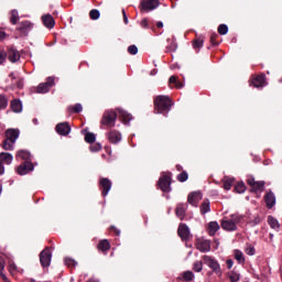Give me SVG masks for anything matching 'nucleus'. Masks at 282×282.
Here are the masks:
<instances>
[{
    "mask_svg": "<svg viewBox=\"0 0 282 282\" xmlns=\"http://www.w3.org/2000/svg\"><path fill=\"white\" fill-rule=\"evenodd\" d=\"M107 139L111 144H118L122 140V134L118 130H111L107 133Z\"/></svg>",
    "mask_w": 282,
    "mask_h": 282,
    "instance_id": "nucleus-17",
    "label": "nucleus"
},
{
    "mask_svg": "<svg viewBox=\"0 0 282 282\" xmlns=\"http://www.w3.org/2000/svg\"><path fill=\"white\" fill-rule=\"evenodd\" d=\"M247 184L251 186V193H263L265 191V181H256L254 178H248Z\"/></svg>",
    "mask_w": 282,
    "mask_h": 282,
    "instance_id": "nucleus-6",
    "label": "nucleus"
},
{
    "mask_svg": "<svg viewBox=\"0 0 282 282\" xmlns=\"http://www.w3.org/2000/svg\"><path fill=\"white\" fill-rule=\"evenodd\" d=\"M171 107H173V100H171L170 96L159 95L154 98L155 113L166 116L171 111Z\"/></svg>",
    "mask_w": 282,
    "mask_h": 282,
    "instance_id": "nucleus-1",
    "label": "nucleus"
},
{
    "mask_svg": "<svg viewBox=\"0 0 282 282\" xmlns=\"http://www.w3.org/2000/svg\"><path fill=\"white\" fill-rule=\"evenodd\" d=\"M236 193H246V184L238 183L235 187Z\"/></svg>",
    "mask_w": 282,
    "mask_h": 282,
    "instance_id": "nucleus-51",
    "label": "nucleus"
},
{
    "mask_svg": "<svg viewBox=\"0 0 282 282\" xmlns=\"http://www.w3.org/2000/svg\"><path fill=\"white\" fill-rule=\"evenodd\" d=\"M268 224L273 230H279L280 228L279 220H276V218H274L273 216L268 217Z\"/></svg>",
    "mask_w": 282,
    "mask_h": 282,
    "instance_id": "nucleus-36",
    "label": "nucleus"
},
{
    "mask_svg": "<svg viewBox=\"0 0 282 282\" xmlns=\"http://www.w3.org/2000/svg\"><path fill=\"white\" fill-rule=\"evenodd\" d=\"M6 53H7V58L10 61V63H17L18 61H21V54L13 46L8 47Z\"/></svg>",
    "mask_w": 282,
    "mask_h": 282,
    "instance_id": "nucleus-14",
    "label": "nucleus"
},
{
    "mask_svg": "<svg viewBox=\"0 0 282 282\" xmlns=\"http://www.w3.org/2000/svg\"><path fill=\"white\" fill-rule=\"evenodd\" d=\"M228 278L230 282H238L239 281V273L231 271L228 273Z\"/></svg>",
    "mask_w": 282,
    "mask_h": 282,
    "instance_id": "nucleus-48",
    "label": "nucleus"
},
{
    "mask_svg": "<svg viewBox=\"0 0 282 282\" xmlns=\"http://www.w3.org/2000/svg\"><path fill=\"white\" fill-rule=\"evenodd\" d=\"M4 172H6V169L3 167V163L0 162V175H3Z\"/></svg>",
    "mask_w": 282,
    "mask_h": 282,
    "instance_id": "nucleus-62",
    "label": "nucleus"
},
{
    "mask_svg": "<svg viewBox=\"0 0 282 282\" xmlns=\"http://www.w3.org/2000/svg\"><path fill=\"white\" fill-rule=\"evenodd\" d=\"M17 158L20 160H24V162H30V159L32 158V154L28 150H20L17 153Z\"/></svg>",
    "mask_w": 282,
    "mask_h": 282,
    "instance_id": "nucleus-30",
    "label": "nucleus"
},
{
    "mask_svg": "<svg viewBox=\"0 0 282 282\" xmlns=\"http://www.w3.org/2000/svg\"><path fill=\"white\" fill-rule=\"evenodd\" d=\"M200 215H206V213H210V200L204 199L199 207Z\"/></svg>",
    "mask_w": 282,
    "mask_h": 282,
    "instance_id": "nucleus-31",
    "label": "nucleus"
},
{
    "mask_svg": "<svg viewBox=\"0 0 282 282\" xmlns=\"http://www.w3.org/2000/svg\"><path fill=\"white\" fill-rule=\"evenodd\" d=\"M181 281L191 282L195 279V273L193 271H185L181 274Z\"/></svg>",
    "mask_w": 282,
    "mask_h": 282,
    "instance_id": "nucleus-33",
    "label": "nucleus"
},
{
    "mask_svg": "<svg viewBox=\"0 0 282 282\" xmlns=\"http://www.w3.org/2000/svg\"><path fill=\"white\" fill-rule=\"evenodd\" d=\"M156 28H159V29L164 28V23L163 22H156Z\"/></svg>",
    "mask_w": 282,
    "mask_h": 282,
    "instance_id": "nucleus-63",
    "label": "nucleus"
},
{
    "mask_svg": "<svg viewBox=\"0 0 282 282\" xmlns=\"http://www.w3.org/2000/svg\"><path fill=\"white\" fill-rule=\"evenodd\" d=\"M218 34H220L221 36H226V34H228V25L220 24L218 26Z\"/></svg>",
    "mask_w": 282,
    "mask_h": 282,
    "instance_id": "nucleus-46",
    "label": "nucleus"
},
{
    "mask_svg": "<svg viewBox=\"0 0 282 282\" xmlns=\"http://www.w3.org/2000/svg\"><path fill=\"white\" fill-rule=\"evenodd\" d=\"M42 22H43V25L45 28H47L48 30H52V28H54V25H56V21H54V17H52V14L43 15Z\"/></svg>",
    "mask_w": 282,
    "mask_h": 282,
    "instance_id": "nucleus-22",
    "label": "nucleus"
},
{
    "mask_svg": "<svg viewBox=\"0 0 282 282\" xmlns=\"http://www.w3.org/2000/svg\"><path fill=\"white\" fill-rule=\"evenodd\" d=\"M13 156L8 152L0 153V162L3 164H12Z\"/></svg>",
    "mask_w": 282,
    "mask_h": 282,
    "instance_id": "nucleus-32",
    "label": "nucleus"
},
{
    "mask_svg": "<svg viewBox=\"0 0 282 282\" xmlns=\"http://www.w3.org/2000/svg\"><path fill=\"white\" fill-rule=\"evenodd\" d=\"M7 37H8V33L0 31V41H6Z\"/></svg>",
    "mask_w": 282,
    "mask_h": 282,
    "instance_id": "nucleus-58",
    "label": "nucleus"
},
{
    "mask_svg": "<svg viewBox=\"0 0 282 282\" xmlns=\"http://www.w3.org/2000/svg\"><path fill=\"white\" fill-rule=\"evenodd\" d=\"M116 120H118V113L113 110H106L100 124L101 127H107V129H113V127H116Z\"/></svg>",
    "mask_w": 282,
    "mask_h": 282,
    "instance_id": "nucleus-3",
    "label": "nucleus"
},
{
    "mask_svg": "<svg viewBox=\"0 0 282 282\" xmlns=\"http://www.w3.org/2000/svg\"><path fill=\"white\" fill-rule=\"evenodd\" d=\"M97 248L101 252H108V250H111V242H109L107 239L100 240L97 245Z\"/></svg>",
    "mask_w": 282,
    "mask_h": 282,
    "instance_id": "nucleus-26",
    "label": "nucleus"
},
{
    "mask_svg": "<svg viewBox=\"0 0 282 282\" xmlns=\"http://www.w3.org/2000/svg\"><path fill=\"white\" fill-rule=\"evenodd\" d=\"M18 89H23V78H19L17 82Z\"/></svg>",
    "mask_w": 282,
    "mask_h": 282,
    "instance_id": "nucleus-57",
    "label": "nucleus"
},
{
    "mask_svg": "<svg viewBox=\"0 0 282 282\" xmlns=\"http://www.w3.org/2000/svg\"><path fill=\"white\" fill-rule=\"evenodd\" d=\"M64 262H65V265H67V268H75L76 265H78V262H76V260L72 258H65Z\"/></svg>",
    "mask_w": 282,
    "mask_h": 282,
    "instance_id": "nucleus-43",
    "label": "nucleus"
},
{
    "mask_svg": "<svg viewBox=\"0 0 282 282\" xmlns=\"http://www.w3.org/2000/svg\"><path fill=\"white\" fill-rule=\"evenodd\" d=\"M177 235L181 237L182 241H188L191 239V229L186 224H181L177 229Z\"/></svg>",
    "mask_w": 282,
    "mask_h": 282,
    "instance_id": "nucleus-13",
    "label": "nucleus"
},
{
    "mask_svg": "<svg viewBox=\"0 0 282 282\" xmlns=\"http://www.w3.org/2000/svg\"><path fill=\"white\" fill-rule=\"evenodd\" d=\"M169 83L170 85H174L176 89H182V87H184V83L177 80V76H171Z\"/></svg>",
    "mask_w": 282,
    "mask_h": 282,
    "instance_id": "nucleus-35",
    "label": "nucleus"
},
{
    "mask_svg": "<svg viewBox=\"0 0 282 282\" xmlns=\"http://www.w3.org/2000/svg\"><path fill=\"white\" fill-rule=\"evenodd\" d=\"M204 270V262L202 261H195L193 264V271L194 272H202Z\"/></svg>",
    "mask_w": 282,
    "mask_h": 282,
    "instance_id": "nucleus-41",
    "label": "nucleus"
},
{
    "mask_svg": "<svg viewBox=\"0 0 282 282\" xmlns=\"http://www.w3.org/2000/svg\"><path fill=\"white\" fill-rule=\"evenodd\" d=\"M91 153H98V151H101L102 150V144L100 143H91L90 147H89Z\"/></svg>",
    "mask_w": 282,
    "mask_h": 282,
    "instance_id": "nucleus-45",
    "label": "nucleus"
},
{
    "mask_svg": "<svg viewBox=\"0 0 282 282\" xmlns=\"http://www.w3.org/2000/svg\"><path fill=\"white\" fill-rule=\"evenodd\" d=\"M110 232H115L117 237H120V229H118L116 226L110 227Z\"/></svg>",
    "mask_w": 282,
    "mask_h": 282,
    "instance_id": "nucleus-56",
    "label": "nucleus"
},
{
    "mask_svg": "<svg viewBox=\"0 0 282 282\" xmlns=\"http://www.w3.org/2000/svg\"><path fill=\"white\" fill-rule=\"evenodd\" d=\"M239 216L231 215L230 218H225L221 220L220 226L223 230H227L228 232H232L237 230V224H239Z\"/></svg>",
    "mask_w": 282,
    "mask_h": 282,
    "instance_id": "nucleus-4",
    "label": "nucleus"
},
{
    "mask_svg": "<svg viewBox=\"0 0 282 282\" xmlns=\"http://www.w3.org/2000/svg\"><path fill=\"white\" fill-rule=\"evenodd\" d=\"M117 111L119 113V120H121L123 124H129V121L133 120V116L127 112V110L122 108H117Z\"/></svg>",
    "mask_w": 282,
    "mask_h": 282,
    "instance_id": "nucleus-18",
    "label": "nucleus"
},
{
    "mask_svg": "<svg viewBox=\"0 0 282 282\" xmlns=\"http://www.w3.org/2000/svg\"><path fill=\"white\" fill-rule=\"evenodd\" d=\"M54 85H56L54 77H48L46 79V82L41 83L37 87H36V93L37 94H47L52 87H54Z\"/></svg>",
    "mask_w": 282,
    "mask_h": 282,
    "instance_id": "nucleus-9",
    "label": "nucleus"
},
{
    "mask_svg": "<svg viewBox=\"0 0 282 282\" xmlns=\"http://www.w3.org/2000/svg\"><path fill=\"white\" fill-rule=\"evenodd\" d=\"M68 111L72 113H80V111H83V105L76 104L75 106H69Z\"/></svg>",
    "mask_w": 282,
    "mask_h": 282,
    "instance_id": "nucleus-40",
    "label": "nucleus"
},
{
    "mask_svg": "<svg viewBox=\"0 0 282 282\" xmlns=\"http://www.w3.org/2000/svg\"><path fill=\"white\" fill-rule=\"evenodd\" d=\"M160 7V0H142L140 3L141 10L143 12H151Z\"/></svg>",
    "mask_w": 282,
    "mask_h": 282,
    "instance_id": "nucleus-10",
    "label": "nucleus"
},
{
    "mask_svg": "<svg viewBox=\"0 0 282 282\" xmlns=\"http://www.w3.org/2000/svg\"><path fill=\"white\" fill-rule=\"evenodd\" d=\"M33 28H34V23L25 20V21L20 22L15 30L22 36H28V34H30V32H32Z\"/></svg>",
    "mask_w": 282,
    "mask_h": 282,
    "instance_id": "nucleus-8",
    "label": "nucleus"
},
{
    "mask_svg": "<svg viewBox=\"0 0 282 282\" xmlns=\"http://www.w3.org/2000/svg\"><path fill=\"white\" fill-rule=\"evenodd\" d=\"M192 44H193L194 50L196 52H199V50H202L204 47V37L198 36V37L194 39Z\"/></svg>",
    "mask_w": 282,
    "mask_h": 282,
    "instance_id": "nucleus-29",
    "label": "nucleus"
},
{
    "mask_svg": "<svg viewBox=\"0 0 282 282\" xmlns=\"http://www.w3.org/2000/svg\"><path fill=\"white\" fill-rule=\"evenodd\" d=\"M246 254H248L249 257H253L256 249L254 246L252 245H247L246 249H245Z\"/></svg>",
    "mask_w": 282,
    "mask_h": 282,
    "instance_id": "nucleus-49",
    "label": "nucleus"
},
{
    "mask_svg": "<svg viewBox=\"0 0 282 282\" xmlns=\"http://www.w3.org/2000/svg\"><path fill=\"white\" fill-rule=\"evenodd\" d=\"M141 28H143V30H151V28H153V24L151 23V20H149L148 18H144L141 23H140Z\"/></svg>",
    "mask_w": 282,
    "mask_h": 282,
    "instance_id": "nucleus-39",
    "label": "nucleus"
},
{
    "mask_svg": "<svg viewBox=\"0 0 282 282\" xmlns=\"http://www.w3.org/2000/svg\"><path fill=\"white\" fill-rule=\"evenodd\" d=\"M21 131L19 129L10 128L6 130V139L2 142L4 151H12V147L17 140H19Z\"/></svg>",
    "mask_w": 282,
    "mask_h": 282,
    "instance_id": "nucleus-2",
    "label": "nucleus"
},
{
    "mask_svg": "<svg viewBox=\"0 0 282 282\" xmlns=\"http://www.w3.org/2000/svg\"><path fill=\"white\" fill-rule=\"evenodd\" d=\"M101 195L107 197L109 195V191H111V181L109 178H102L100 181Z\"/></svg>",
    "mask_w": 282,
    "mask_h": 282,
    "instance_id": "nucleus-19",
    "label": "nucleus"
},
{
    "mask_svg": "<svg viewBox=\"0 0 282 282\" xmlns=\"http://www.w3.org/2000/svg\"><path fill=\"white\" fill-rule=\"evenodd\" d=\"M161 177H173V173H171V172H163L161 174Z\"/></svg>",
    "mask_w": 282,
    "mask_h": 282,
    "instance_id": "nucleus-59",
    "label": "nucleus"
},
{
    "mask_svg": "<svg viewBox=\"0 0 282 282\" xmlns=\"http://www.w3.org/2000/svg\"><path fill=\"white\" fill-rule=\"evenodd\" d=\"M217 39H219V34H217V33H212V34H210L209 42H210V44L214 45L215 47H217V45H219V41H217Z\"/></svg>",
    "mask_w": 282,
    "mask_h": 282,
    "instance_id": "nucleus-44",
    "label": "nucleus"
},
{
    "mask_svg": "<svg viewBox=\"0 0 282 282\" xmlns=\"http://www.w3.org/2000/svg\"><path fill=\"white\" fill-rule=\"evenodd\" d=\"M7 58H8V53L3 50L0 51V65H3Z\"/></svg>",
    "mask_w": 282,
    "mask_h": 282,
    "instance_id": "nucleus-53",
    "label": "nucleus"
},
{
    "mask_svg": "<svg viewBox=\"0 0 282 282\" xmlns=\"http://www.w3.org/2000/svg\"><path fill=\"white\" fill-rule=\"evenodd\" d=\"M89 18H90L93 21H98V19H100V11H98L97 9L90 10V12H89Z\"/></svg>",
    "mask_w": 282,
    "mask_h": 282,
    "instance_id": "nucleus-42",
    "label": "nucleus"
},
{
    "mask_svg": "<svg viewBox=\"0 0 282 282\" xmlns=\"http://www.w3.org/2000/svg\"><path fill=\"white\" fill-rule=\"evenodd\" d=\"M196 248L199 252H210V241L198 239L196 242Z\"/></svg>",
    "mask_w": 282,
    "mask_h": 282,
    "instance_id": "nucleus-21",
    "label": "nucleus"
},
{
    "mask_svg": "<svg viewBox=\"0 0 282 282\" xmlns=\"http://www.w3.org/2000/svg\"><path fill=\"white\" fill-rule=\"evenodd\" d=\"M253 87H263L265 85V75H258L251 79Z\"/></svg>",
    "mask_w": 282,
    "mask_h": 282,
    "instance_id": "nucleus-24",
    "label": "nucleus"
},
{
    "mask_svg": "<svg viewBox=\"0 0 282 282\" xmlns=\"http://www.w3.org/2000/svg\"><path fill=\"white\" fill-rule=\"evenodd\" d=\"M128 52L132 55V56H135V54H138V46H135V45H130L129 47H128Z\"/></svg>",
    "mask_w": 282,
    "mask_h": 282,
    "instance_id": "nucleus-54",
    "label": "nucleus"
},
{
    "mask_svg": "<svg viewBox=\"0 0 282 282\" xmlns=\"http://www.w3.org/2000/svg\"><path fill=\"white\" fill-rule=\"evenodd\" d=\"M264 202L267 204V208H269V209L274 208V206L276 204V196H274V193L269 192L264 196Z\"/></svg>",
    "mask_w": 282,
    "mask_h": 282,
    "instance_id": "nucleus-23",
    "label": "nucleus"
},
{
    "mask_svg": "<svg viewBox=\"0 0 282 282\" xmlns=\"http://www.w3.org/2000/svg\"><path fill=\"white\" fill-rule=\"evenodd\" d=\"M234 257L236 259V261H238V263L240 264H245L246 263V257H243V252H241V250H234Z\"/></svg>",
    "mask_w": 282,
    "mask_h": 282,
    "instance_id": "nucleus-34",
    "label": "nucleus"
},
{
    "mask_svg": "<svg viewBox=\"0 0 282 282\" xmlns=\"http://www.w3.org/2000/svg\"><path fill=\"white\" fill-rule=\"evenodd\" d=\"M226 263H227L228 270H231L234 265L232 259L227 260Z\"/></svg>",
    "mask_w": 282,
    "mask_h": 282,
    "instance_id": "nucleus-60",
    "label": "nucleus"
},
{
    "mask_svg": "<svg viewBox=\"0 0 282 282\" xmlns=\"http://www.w3.org/2000/svg\"><path fill=\"white\" fill-rule=\"evenodd\" d=\"M85 142H87L88 144H94V142H96V134L93 132H87L85 134Z\"/></svg>",
    "mask_w": 282,
    "mask_h": 282,
    "instance_id": "nucleus-38",
    "label": "nucleus"
},
{
    "mask_svg": "<svg viewBox=\"0 0 282 282\" xmlns=\"http://www.w3.org/2000/svg\"><path fill=\"white\" fill-rule=\"evenodd\" d=\"M159 187L163 193H169L171 191V177H162L159 180Z\"/></svg>",
    "mask_w": 282,
    "mask_h": 282,
    "instance_id": "nucleus-20",
    "label": "nucleus"
},
{
    "mask_svg": "<svg viewBox=\"0 0 282 282\" xmlns=\"http://www.w3.org/2000/svg\"><path fill=\"white\" fill-rule=\"evenodd\" d=\"M40 263L42 268H50L52 263V251L48 247H46L44 250L40 253Z\"/></svg>",
    "mask_w": 282,
    "mask_h": 282,
    "instance_id": "nucleus-7",
    "label": "nucleus"
},
{
    "mask_svg": "<svg viewBox=\"0 0 282 282\" xmlns=\"http://www.w3.org/2000/svg\"><path fill=\"white\" fill-rule=\"evenodd\" d=\"M235 180L234 178H227L224 181V188L225 191H230V188H232V184H234Z\"/></svg>",
    "mask_w": 282,
    "mask_h": 282,
    "instance_id": "nucleus-47",
    "label": "nucleus"
},
{
    "mask_svg": "<svg viewBox=\"0 0 282 282\" xmlns=\"http://www.w3.org/2000/svg\"><path fill=\"white\" fill-rule=\"evenodd\" d=\"M11 109L14 111V113H21V111H23V105L21 104V100L13 99L11 101Z\"/></svg>",
    "mask_w": 282,
    "mask_h": 282,
    "instance_id": "nucleus-27",
    "label": "nucleus"
},
{
    "mask_svg": "<svg viewBox=\"0 0 282 282\" xmlns=\"http://www.w3.org/2000/svg\"><path fill=\"white\" fill-rule=\"evenodd\" d=\"M122 17H123V23L126 25H129V18L127 17V11H124V9H122Z\"/></svg>",
    "mask_w": 282,
    "mask_h": 282,
    "instance_id": "nucleus-55",
    "label": "nucleus"
},
{
    "mask_svg": "<svg viewBox=\"0 0 282 282\" xmlns=\"http://www.w3.org/2000/svg\"><path fill=\"white\" fill-rule=\"evenodd\" d=\"M254 223H256V224H261V218H260V217H257V218L254 219Z\"/></svg>",
    "mask_w": 282,
    "mask_h": 282,
    "instance_id": "nucleus-64",
    "label": "nucleus"
},
{
    "mask_svg": "<svg viewBox=\"0 0 282 282\" xmlns=\"http://www.w3.org/2000/svg\"><path fill=\"white\" fill-rule=\"evenodd\" d=\"M177 177H188V172L187 171H182V173L178 174Z\"/></svg>",
    "mask_w": 282,
    "mask_h": 282,
    "instance_id": "nucleus-61",
    "label": "nucleus"
},
{
    "mask_svg": "<svg viewBox=\"0 0 282 282\" xmlns=\"http://www.w3.org/2000/svg\"><path fill=\"white\" fill-rule=\"evenodd\" d=\"M3 270H6V260H3L2 257H0V276L3 279V281L8 282V276L3 274Z\"/></svg>",
    "mask_w": 282,
    "mask_h": 282,
    "instance_id": "nucleus-37",
    "label": "nucleus"
},
{
    "mask_svg": "<svg viewBox=\"0 0 282 282\" xmlns=\"http://www.w3.org/2000/svg\"><path fill=\"white\" fill-rule=\"evenodd\" d=\"M20 17H19V10L13 9L9 12V20L11 25H17V23H19L20 21Z\"/></svg>",
    "mask_w": 282,
    "mask_h": 282,
    "instance_id": "nucleus-25",
    "label": "nucleus"
},
{
    "mask_svg": "<svg viewBox=\"0 0 282 282\" xmlns=\"http://www.w3.org/2000/svg\"><path fill=\"white\" fill-rule=\"evenodd\" d=\"M34 171V164L30 161H24L17 169L18 175H28V173H32Z\"/></svg>",
    "mask_w": 282,
    "mask_h": 282,
    "instance_id": "nucleus-12",
    "label": "nucleus"
},
{
    "mask_svg": "<svg viewBox=\"0 0 282 282\" xmlns=\"http://www.w3.org/2000/svg\"><path fill=\"white\" fill-rule=\"evenodd\" d=\"M55 131L58 133V135H69L72 127H69L68 122H62L55 127Z\"/></svg>",
    "mask_w": 282,
    "mask_h": 282,
    "instance_id": "nucleus-16",
    "label": "nucleus"
},
{
    "mask_svg": "<svg viewBox=\"0 0 282 282\" xmlns=\"http://www.w3.org/2000/svg\"><path fill=\"white\" fill-rule=\"evenodd\" d=\"M202 259L204 263H206V265H208V268L215 272V274H219V276H221V267L219 265V262L215 260V258L210 256H203Z\"/></svg>",
    "mask_w": 282,
    "mask_h": 282,
    "instance_id": "nucleus-5",
    "label": "nucleus"
},
{
    "mask_svg": "<svg viewBox=\"0 0 282 282\" xmlns=\"http://www.w3.org/2000/svg\"><path fill=\"white\" fill-rule=\"evenodd\" d=\"M219 223L217 221H210L208 224V234L210 235V237H215V235H217V231L219 230Z\"/></svg>",
    "mask_w": 282,
    "mask_h": 282,
    "instance_id": "nucleus-28",
    "label": "nucleus"
},
{
    "mask_svg": "<svg viewBox=\"0 0 282 282\" xmlns=\"http://www.w3.org/2000/svg\"><path fill=\"white\" fill-rule=\"evenodd\" d=\"M204 199V194L202 192L196 191V192H191L187 196V203L191 204V206L197 207L199 202Z\"/></svg>",
    "mask_w": 282,
    "mask_h": 282,
    "instance_id": "nucleus-11",
    "label": "nucleus"
},
{
    "mask_svg": "<svg viewBox=\"0 0 282 282\" xmlns=\"http://www.w3.org/2000/svg\"><path fill=\"white\" fill-rule=\"evenodd\" d=\"M8 107V99L6 96L0 95V109H6Z\"/></svg>",
    "mask_w": 282,
    "mask_h": 282,
    "instance_id": "nucleus-52",
    "label": "nucleus"
},
{
    "mask_svg": "<svg viewBox=\"0 0 282 282\" xmlns=\"http://www.w3.org/2000/svg\"><path fill=\"white\" fill-rule=\"evenodd\" d=\"M9 272L14 276L17 272H19V269L17 268V264L14 262H9Z\"/></svg>",
    "mask_w": 282,
    "mask_h": 282,
    "instance_id": "nucleus-50",
    "label": "nucleus"
},
{
    "mask_svg": "<svg viewBox=\"0 0 282 282\" xmlns=\"http://www.w3.org/2000/svg\"><path fill=\"white\" fill-rule=\"evenodd\" d=\"M186 210H188V205L186 203H180L176 205L175 215L178 217V219H181V221H184Z\"/></svg>",
    "mask_w": 282,
    "mask_h": 282,
    "instance_id": "nucleus-15",
    "label": "nucleus"
}]
</instances>
